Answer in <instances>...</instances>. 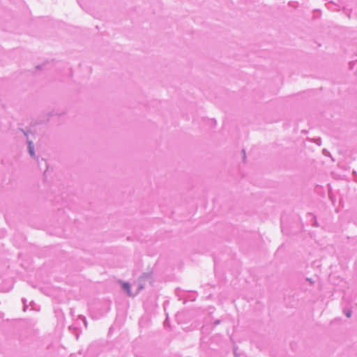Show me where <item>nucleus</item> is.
I'll return each instance as SVG.
<instances>
[{"instance_id": "obj_1", "label": "nucleus", "mask_w": 357, "mask_h": 357, "mask_svg": "<svg viewBox=\"0 0 357 357\" xmlns=\"http://www.w3.org/2000/svg\"><path fill=\"white\" fill-rule=\"evenodd\" d=\"M29 153L32 155V156H34V150H33V144L31 142H29Z\"/></svg>"}, {"instance_id": "obj_2", "label": "nucleus", "mask_w": 357, "mask_h": 357, "mask_svg": "<svg viewBox=\"0 0 357 357\" xmlns=\"http://www.w3.org/2000/svg\"><path fill=\"white\" fill-rule=\"evenodd\" d=\"M123 288L129 293L130 291V285L127 283L123 284Z\"/></svg>"}, {"instance_id": "obj_3", "label": "nucleus", "mask_w": 357, "mask_h": 357, "mask_svg": "<svg viewBox=\"0 0 357 357\" xmlns=\"http://www.w3.org/2000/svg\"><path fill=\"white\" fill-rule=\"evenodd\" d=\"M350 316H351V312H347V317H350Z\"/></svg>"}]
</instances>
